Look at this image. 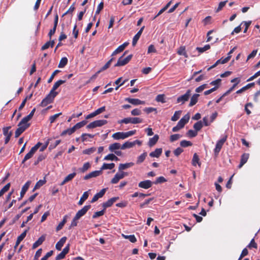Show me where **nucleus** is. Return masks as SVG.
Instances as JSON below:
<instances>
[{
    "label": "nucleus",
    "instance_id": "nucleus-23",
    "mask_svg": "<svg viewBox=\"0 0 260 260\" xmlns=\"http://www.w3.org/2000/svg\"><path fill=\"white\" fill-rule=\"evenodd\" d=\"M134 165V163L132 162L125 164H120L118 167V171H123L127 168L133 167Z\"/></svg>",
    "mask_w": 260,
    "mask_h": 260
},
{
    "label": "nucleus",
    "instance_id": "nucleus-36",
    "mask_svg": "<svg viewBox=\"0 0 260 260\" xmlns=\"http://www.w3.org/2000/svg\"><path fill=\"white\" fill-rule=\"evenodd\" d=\"M89 196L88 191H85L81 197L78 204L80 206L82 205L85 201H86Z\"/></svg>",
    "mask_w": 260,
    "mask_h": 260
},
{
    "label": "nucleus",
    "instance_id": "nucleus-21",
    "mask_svg": "<svg viewBox=\"0 0 260 260\" xmlns=\"http://www.w3.org/2000/svg\"><path fill=\"white\" fill-rule=\"evenodd\" d=\"M45 240V236L44 235L41 236L32 245V248L36 249L38 246L41 245Z\"/></svg>",
    "mask_w": 260,
    "mask_h": 260
},
{
    "label": "nucleus",
    "instance_id": "nucleus-58",
    "mask_svg": "<svg viewBox=\"0 0 260 260\" xmlns=\"http://www.w3.org/2000/svg\"><path fill=\"white\" fill-rule=\"evenodd\" d=\"M118 123L119 124L121 123H125V124H128V123H131V117H127L124 118L121 120H119L118 121Z\"/></svg>",
    "mask_w": 260,
    "mask_h": 260
},
{
    "label": "nucleus",
    "instance_id": "nucleus-51",
    "mask_svg": "<svg viewBox=\"0 0 260 260\" xmlns=\"http://www.w3.org/2000/svg\"><path fill=\"white\" fill-rule=\"evenodd\" d=\"M10 185V183H8L0 190V197L9 189Z\"/></svg>",
    "mask_w": 260,
    "mask_h": 260
},
{
    "label": "nucleus",
    "instance_id": "nucleus-62",
    "mask_svg": "<svg viewBox=\"0 0 260 260\" xmlns=\"http://www.w3.org/2000/svg\"><path fill=\"white\" fill-rule=\"evenodd\" d=\"M104 8V2H101L99 5L98 6L96 10L95 13V15H98L100 14L101 11L103 10Z\"/></svg>",
    "mask_w": 260,
    "mask_h": 260
},
{
    "label": "nucleus",
    "instance_id": "nucleus-45",
    "mask_svg": "<svg viewBox=\"0 0 260 260\" xmlns=\"http://www.w3.org/2000/svg\"><path fill=\"white\" fill-rule=\"evenodd\" d=\"M147 152H145L143 153L141 155H140L138 157V159L137 160V164H141L142 162H143L144 160H145V159L146 158V157L147 156Z\"/></svg>",
    "mask_w": 260,
    "mask_h": 260
},
{
    "label": "nucleus",
    "instance_id": "nucleus-10",
    "mask_svg": "<svg viewBox=\"0 0 260 260\" xmlns=\"http://www.w3.org/2000/svg\"><path fill=\"white\" fill-rule=\"evenodd\" d=\"M119 199L118 197H115L111 198L110 199L108 200L107 202H104L102 204L103 207L104 209V210H106L107 208L111 207L112 205L115 203L116 201H117Z\"/></svg>",
    "mask_w": 260,
    "mask_h": 260
},
{
    "label": "nucleus",
    "instance_id": "nucleus-17",
    "mask_svg": "<svg viewBox=\"0 0 260 260\" xmlns=\"http://www.w3.org/2000/svg\"><path fill=\"white\" fill-rule=\"evenodd\" d=\"M106 190L107 188H103L102 190H101V191L99 192L96 193L92 198L91 201V203H94L95 202L98 201L99 198L103 197L105 194Z\"/></svg>",
    "mask_w": 260,
    "mask_h": 260
},
{
    "label": "nucleus",
    "instance_id": "nucleus-50",
    "mask_svg": "<svg viewBox=\"0 0 260 260\" xmlns=\"http://www.w3.org/2000/svg\"><path fill=\"white\" fill-rule=\"evenodd\" d=\"M210 48V45L208 44V45H206L203 47H198L196 48V50H198L199 53H203V52L209 50Z\"/></svg>",
    "mask_w": 260,
    "mask_h": 260
},
{
    "label": "nucleus",
    "instance_id": "nucleus-42",
    "mask_svg": "<svg viewBox=\"0 0 260 260\" xmlns=\"http://www.w3.org/2000/svg\"><path fill=\"white\" fill-rule=\"evenodd\" d=\"M122 236L125 239H128L132 243H135L137 241V239L134 235H125L122 234Z\"/></svg>",
    "mask_w": 260,
    "mask_h": 260
},
{
    "label": "nucleus",
    "instance_id": "nucleus-15",
    "mask_svg": "<svg viewBox=\"0 0 260 260\" xmlns=\"http://www.w3.org/2000/svg\"><path fill=\"white\" fill-rule=\"evenodd\" d=\"M102 171L101 170H98V171H92L89 174L86 175L84 177V180H88L91 178L96 177L99 176H100L101 174H102Z\"/></svg>",
    "mask_w": 260,
    "mask_h": 260
},
{
    "label": "nucleus",
    "instance_id": "nucleus-25",
    "mask_svg": "<svg viewBox=\"0 0 260 260\" xmlns=\"http://www.w3.org/2000/svg\"><path fill=\"white\" fill-rule=\"evenodd\" d=\"M200 96V94L198 93L194 94L190 99V101L189 104V107H192L194 105L197 104L198 101V98Z\"/></svg>",
    "mask_w": 260,
    "mask_h": 260
},
{
    "label": "nucleus",
    "instance_id": "nucleus-54",
    "mask_svg": "<svg viewBox=\"0 0 260 260\" xmlns=\"http://www.w3.org/2000/svg\"><path fill=\"white\" fill-rule=\"evenodd\" d=\"M143 122V119L140 117H131V123L138 124Z\"/></svg>",
    "mask_w": 260,
    "mask_h": 260
},
{
    "label": "nucleus",
    "instance_id": "nucleus-8",
    "mask_svg": "<svg viewBox=\"0 0 260 260\" xmlns=\"http://www.w3.org/2000/svg\"><path fill=\"white\" fill-rule=\"evenodd\" d=\"M66 82V80H59L54 84L51 90H50V92L51 93H53L55 95H56L58 94V92L56 91L55 90L60 86L61 84L64 83Z\"/></svg>",
    "mask_w": 260,
    "mask_h": 260
},
{
    "label": "nucleus",
    "instance_id": "nucleus-6",
    "mask_svg": "<svg viewBox=\"0 0 260 260\" xmlns=\"http://www.w3.org/2000/svg\"><path fill=\"white\" fill-rule=\"evenodd\" d=\"M90 208L91 205H90L84 206L81 210H79L77 212L75 216H76V218L80 219L82 216L86 213V212L88 211V210H89Z\"/></svg>",
    "mask_w": 260,
    "mask_h": 260
},
{
    "label": "nucleus",
    "instance_id": "nucleus-11",
    "mask_svg": "<svg viewBox=\"0 0 260 260\" xmlns=\"http://www.w3.org/2000/svg\"><path fill=\"white\" fill-rule=\"evenodd\" d=\"M125 101L135 106L145 104L144 101H141L138 99L127 98L125 99Z\"/></svg>",
    "mask_w": 260,
    "mask_h": 260
},
{
    "label": "nucleus",
    "instance_id": "nucleus-13",
    "mask_svg": "<svg viewBox=\"0 0 260 260\" xmlns=\"http://www.w3.org/2000/svg\"><path fill=\"white\" fill-rule=\"evenodd\" d=\"M190 118V116L188 114H185L178 122L177 124L180 126V128H182L185 124H186Z\"/></svg>",
    "mask_w": 260,
    "mask_h": 260
},
{
    "label": "nucleus",
    "instance_id": "nucleus-20",
    "mask_svg": "<svg viewBox=\"0 0 260 260\" xmlns=\"http://www.w3.org/2000/svg\"><path fill=\"white\" fill-rule=\"evenodd\" d=\"M249 156V153H244L241 157L240 163L238 166L239 168H241L247 161Z\"/></svg>",
    "mask_w": 260,
    "mask_h": 260
},
{
    "label": "nucleus",
    "instance_id": "nucleus-41",
    "mask_svg": "<svg viewBox=\"0 0 260 260\" xmlns=\"http://www.w3.org/2000/svg\"><path fill=\"white\" fill-rule=\"evenodd\" d=\"M135 144V142H131L127 141L121 146V149L123 150L126 148H129L132 147L133 146H134Z\"/></svg>",
    "mask_w": 260,
    "mask_h": 260
},
{
    "label": "nucleus",
    "instance_id": "nucleus-59",
    "mask_svg": "<svg viewBox=\"0 0 260 260\" xmlns=\"http://www.w3.org/2000/svg\"><path fill=\"white\" fill-rule=\"evenodd\" d=\"M247 247L250 249H251L252 248L257 249V245L253 238L251 240L249 244L247 245Z\"/></svg>",
    "mask_w": 260,
    "mask_h": 260
},
{
    "label": "nucleus",
    "instance_id": "nucleus-33",
    "mask_svg": "<svg viewBox=\"0 0 260 260\" xmlns=\"http://www.w3.org/2000/svg\"><path fill=\"white\" fill-rule=\"evenodd\" d=\"M55 41L54 40H50L49 41L46 42L44 45H43L41 47L42 50H45L48 49L49 47H53L54 45Z\"/></svg>",
    "mask_w": 260,
    "mask_h": 260
},
{
    "label": "nucleus",
    "instance_id": "nucleus-19",
    "mask_svg": "<svg viewBox=\"0 0 260 260\" xmlns=\"http://www.w3.org/2000/svg\"><path fill=\"white\" fill-rule=\"evenodd\" d=\"M144 28V26H143L141 27V28L138 31V32L135 35L133 39V42H132V45L133 46H135L136 44H137L138 41L139 40V38H140L142 33L143 32V30Z\"/></svg>",
    "mask_w": 260,
    "mask_h": 260
},
{
    "label": "nucleus",
    "instance_id": "nucleus-37",
    "mask_svg": "<svg viewBox=\"0 0 260 260\" xmlns=\"http://www.w3.org/2000/svg\"><path fill=\"white\" fill-rule=\"evenodd\" d=\"M114 59L113 57L111 58L99 71L96 72V74H99L101 72L107 70L109 68L111 64L112 61Z\"/></svg>",
    "mask_w": 260,
    "mask_h": 260
},
{
    "label": "nucleus",
    "instance_id": "nucleus-28",
    "mask_svg": "<svg viewBox=\"0 0 260 260\" xmlns=\"http://www.w3.org/2000/svg\"><path fill=\"white\" fill-rule=\"evenodd\" d=\"M162 148H156L154 151L151 152L149 155L152 157H159L162 153Z\"/></svg>",
    "mask_w": 260,
    "mask_h": 260
},
{
    "label": "nucleus",
    "instance_id": "nucleus-5",
    "mask_svg": "<svg viewBox=\"0 0 260 260\" xmlns=\"http://www.w3.org/2000/svg\"><path fill=\"white\" fill-rule=\"evenodd\" d=\"M191 95V90L188 89L185 94L179 96L177 99V103H180L181 104H184L186 102L188 101Z\"/></svg>",
    "mask_w": 260,
    "mask_h": 260
},
{
    "label": "nucleus",
    "instance_id": "nucleus-44",
    "mask_svg": "<svg viewBox=\"0 0 260 260\" xmlns=\"http://www.w3.org/2000/svg\"><path fill=\"white\" fill-rule=\"evenodd\" d=\"M87 123V121L86 120H83L81 122H79L77 123H76L73 127L74 128L75 131H76V129L81 128L82 127L84 126L86 123Z\"/></svg>",
    "mask_w": 260,
    "mask_h": 260
},
{
    "label": "nucleus",
    "instance_id": "nucleus-46",
    "mask_svg": "<svg viewBox=\"0 0 260 260\" xmlns=\"http://www.w3.org/2000/svg\"><path fill=\"white\" fill-rule=\"evenodd\" d=\"M203 126V125L202 121H199L194 124L193 128L197 132L198 131H199L202 129Z\"/></svg>",
    "mask_w": 260,
    "mask_h": 260
},
{
    "label": "nucleus",
    "instance_id": "nucleus-34",
    "mask_svg": "<svg viewBox=\"0 0 260 260\" xmlns=\"http://www.w3.org/2000/svg\"><path fill=\"white\" fill-rule=\"evenodd\" d=\"M197 164H198L200 167L201 166V162H200V158L198 154L195 153L193 154V158L192 159V165L193 166H196Z\"/></svg>",
    "mask_w": 260,
    "mask_h": 260
},
{
    "label": "nucleus",
    "instance_id": "nucleus-40",
    "mask_svg": "<svg viewBox=\"0 0 260 260\" xmlns=\"http://www.w3.org/2000/svg\"><path fill=\"white\" fill-rule=\"evenodd\" d=\"M115 167V164L114 163H110V164H106L104 163L102 167L101 168V170L102 171L103 170H106V169H109L112 170Z\"/></svg>",
    "mask_w": 260,
    "mask_h": 260
},
{
    "label": "nucleus",
    "instance_id": "nucleus-9",
    "mask_svg": "<svg viewBox=\"0 0 260 260\" xmlns=\"http://www.w3.org/2000/svg\"><path fill=\"white\" fill-rule=\"evenodd\" d=\"M153 184V182L149 180H146L144 181H141L138 184V186L140 188L143 189H148L150 188Z\"/></svg>",
    "mask_w": 260,
    "mask_h": 260
},
{
    "label": "nucleus",
    "instance_id": "nucleus-49",
    "mask_svg": "<svg viewBox=\"0 0 260 260\" xmlns=\"http://www.w3.org/2000/svg\"><path fill=\"white\" fill-rule=\"evenodd\" d=\"M155 100L157 102H161V103H165L166 102L165 100V95L164 94L157 95L156 97Z\"/></svg>",
    "mask_w": 260,
    "mask_h": 260
},
{
    "label": "nucleus",
    "instance_id": "nucleus-29",
    "mask_svg": "<svg viewBox=\"0 0 260 260\" xmlns=\"http://www.w3.org/2000/svg\"><path fill=\"white\" fill-rule=\"evenodd\" d=\"M68 218V216L67 215H66L63 216L62 220L58 224V225L57 226L56 228V231L57 232L60 231L61 229H62L63 226L67 221Z\"/></svg>",
    "mask_w": 260,
    "mask_h": 260
},
{
    "label": "nucleus",
    "instance_id": "nucleus-26",
    "mask_svg": "<svg viewBox=\"0 0 260 260\" xmlns=\"http://www.w3.org/2000/svg\"><path fill=\"white\" fill-rule=\"evenodd\" d=\"M159 139V136L158 135H155L152 138L149 139L148 141V145L150 147L154 146L158 141Z\"/></svg>",
    "mask_w": 260,
    "mask_h": 260
},
{
    "label": "nucleus",
    "instance_id": "nucleus-16",
    "mask_svg": "<svg viewBox=\"0 0 260 260\" xmlns=\"http://www.w3.org/2000/svg\"><path fill=\"white\" fill-rule=\"evenodd\" d=\"M27 230H25L20 235H19L17 239L15 245L14 247V251H16V249L17 247V246L19 245L20 243L24 239V238L26 237V233L27 232Z\"/></svg>",
    "mask_w": 260,
    "mask_h": 260
},
{
    "label": "nucleus",
    "instance_id": "nucleus-60",
    "mask_svg": "<svg viewBox=\"0 0 260 260\" xmlns=\"http://www.w3.org/2000/svg\"><path fill=\"white\" fill-rule=\"evenodd\" d=\"M62 114L61 113H57V114H55L52 116H51L50 117H49V120H50V122L51 123H53L55 120L60 116Z\"/></svg>",
    "mask_w": 260,
    "mask_h": 260
},
{
    "label": "nucleus",
    "instance_id": "nucleus-64",
    "mask_svg": "<svg viewBox=\"0 0 260 260\" xmlns=\"http://www.w3.org/2000/svg\"><path fill=\"white\" fill-rule=\"evenodd\" d=\"M181 137V136L179 134H174L170 136V140L171 142H173L178 140Z\"/></svg>",
    "mask_w": 260,
    "mask_h": 260
},
{
    "label": "nucleus",
    "instance_id": "nucleus-18",
    "mask_svg": "<svg viewBox=\"0 0 260 260\" xmlns=\"http://www.w3.org/2000/svg\"><path fill=\"white\" fill-rule=\"evenodd\" d=\"M30 182L28 181H27L24 185L22 186L20 198L18 199L19 200H20L24 197L25 192L28 190L29 186L30 185Z\"/></svg>",
    "mask_w": 260,
    "mask_h": 260
},
{
    "label": "nucleus",
    "instance_id": "nucleus-4",
    "mask_svg": "<svg viewBox=\"0 0 260 260\" xmlns=\"http://www.w3.org/2000/svg\"><path fill=\"white\" fill-rule=\"evenodd\" d=\"M108 121L106 120H98L90 122L86 126L87 128H94L96 127L102 126L107 124Z\"/></svg>",
    "mask_w": 260,
    "mask_h": 260
},
{
    "label": "nucleus",
    "instance_id": "nucleus-24",
    "mask_svg": "<svg viewBox=\"0 0 260 260\" xmlns=\"http://www.w3.org/2000/svg\"><path fill=\"white\" fill-rule=\"evenodd\" d=\"M76 175V172H73L71 174H69L67 176L65 177L63 181L60 183V185H63L68 182L72 180L75 177Z\"/></svg>",
    "mask_w": 260,
    "mask_h": 260
},
{
    "label": "nucleus",
    "instance_id": "nucleus-53",
    "mask_svg": "<svg viewBox=\"0 0 260 260\" xmlns=\"http://www.w3.org/2000/svg\"><path fill=\"white\" fill-rule=\"evenodd\" d=\"M181 113V111H175L173 116L171 118V120L173 121H177L179 118Z\"/></svg>",
    "mask_w": 260,
    "mask_h": 260
},
{
    "label": "nucleus",
    "instance_id": "nucleus-35",
    "mask_svg": "<svg viewBox=\"0 0 260 260\" xmlns=\"http://www.w3.org/2000/svg\"><path fill=\"white\" fill-rule=\"evenodd\" d=\"M177 53L180 55H183L185 58H187L188 55L185 50V47L182 46L179 48L177 51Z\"/></svg>",
    "mask_w": 260,
    "mask_h": 260
},
{
    "label": "nucleus",
    "instance_id": "nucleus-22",
    "mask_svg": "<svg viewBox=\"0 0 260 260\" xmlns=\"http://www.w3.org/2000/svg\"><path fill=\"white\" fill-rule=\"evenodd\" d=\"M66 237H62L58 242H57L55 245L56 249L58 250H60L61 249L62 247L65 243L67 240Z\"/></svg>",
    "mask_w": 260,
    "mask_h": 260
},
{
    "label": "nucleus",
    "instance_id": "nucleus-55",
    "mask_svg": "<svg viewBox=\"0 0 260 260\" xmlns=\"http://www.w3.org/2000/svg\"><path fill=\"white\" fill-rule=\"evenodd\" d=\"M192 144L190 141L182 140L180 142V146L182 147H186L192 146Z\"/></svg>",
    "mask_w": 260,
    "mask_h": 260
},
{
    "label": "nucleus",
    "instance_id": "nucleus-27",
    "mask_svg": "<svg viewBox=\"0 0 260 260\" xmlns=\"http://www.w3.org/2000/svg\"><path fill=\"white\" fill-rule=\"evenodd\" d=\"M112 138L115 140L124 139L125 136L124 132H117L112 135Z\"/></svg>",
    "mask_w": 260,
    "mask_h": 260
},
{
    "label": "nucleus",
    "instance_id": "nucleus-3",
    "mask_svg": "<svg viewBox=\"0 0 260 260\" xmlns=\"http://www.w3.org/2000/svg\"><path fill=\"white\" fill-rule=\"evenodd\" d=\"M133 57L132 54L128 55L125 58H123V56H121L119 58L117 63L114 65L115 67H120L123 66L129 62Z\"/></svg>",
    "mask_w": 260,
    "mask_h": 260
},
{
    "label": "nucleus",
    "instance_id": "nucleus-30",
    "mask_svg": "<svg viewBox=\"0 0 260 260\" xmlns=\"http://www.w3.org/2000/svg\"><path fill=\"white\" fill-rule=\"evenodd\" d=\"M35 152H36L31 148L30 150L25 155L22 161V164H24L26 160L31 158Z\"/></svg>",
    "mask_w": 260,
    "mask_h": 260
},
{
    "label": "nucleus",
    "instance_id": "nucleus-39",
    "mask_svg": "<svg viewBox=\"0 0 260 260\" xmlns=\"http://www.w3.org/2000/svg\"><path fill=\"white\" fill-rule=\"evenodd\" d=\"M75 132L74 128L72 127V128H68L66 130H64L60 134L61 136H64L67 135H71L73 134Z\"/></svg>",
    "mask_w": 260,
    "mask_h": 260
},
{
    "label": "nucleus",
    "instance_id": "nucleus-48",
    "mask_svg": "<svg viewBox=\"0 0 260 260\" xmlns=\"http://www.w3.org/2000/svg\"><path fill=\"white\" fill-rule=\"evenodd\" d=\"M45 183V180H40L36 183L32 191H34L35 190L39 189L40 187L43 186Z\"/></svg>",
    "mask_w": 260,
    "mask_h": 260
},
{
    "label": "nucleus",
    "instance_id": "nucleus-14",
    "mask_svg": "<svg viewBox=\"0 0 260 260\" xmlns=\"http://www.w3.org/2000/svg\"><path fill=\"white\" fill-rule=\"evenodd\" d=\"M190 118V116L188 114H185L178 122L177 124L180 126V128H182L185 124H186Z\"/></svg>",
    "mask_w": 260,
    "mask_h": 260
},
{
    "label": "nucleus",
    "instance_id": "nucleus-52",
    "mask_svg": "<svg viewBox=\"0 0 260 260\" xmlns=\"http://www.w3.org/2000/svg\"><path fill=\"white\" fill-rule=\"evenodd\" d=\"M11 128V127L10 126H9L4 127L3 128V134L5 136H9L10 134H11V136H12V132L11 131L9 132V130Z\"/></svg>",
    "mask_w": 260,
    "mask_h": 260
},
{
    "label": "nucleus",
    "instance_id": "nucleus-1",
    "mask_svg": "<svg viewBox=\"0 0 260 260\" xmlns=\"http://www.w3.org/2000/svg\"><path fill=\"white\" fill-rule=\"evenodd\" d=\"M227 138V135H225L223 138L217 142L215 147L214 149V155L215 157H217L218 156L219 153L224 143L226 141Z\"/></svg>",
    "mask_w": 260,
    "mask_h": 260
},
{
    "label": "nucleus",
    "instance_id": "nucleus-2",
    "mask_svg": "<svg viewBox=\"0 0 260 260\" xmlns=\"http://www.w3.org/2000/svg\"><path fill=\"white\" fill-rule=\"evenodd\" d=\"M56 96L53 93H51V92H49L46 96L42 101L41 103L40 104L41 107H44L48 105V104L52 103L54 98Z\"/></svg>",
    "mask_w": 260,
    "mask_h": 260
},
{
    "label": "nucleus",
    "instance_id": "nucleus-43",
    "mask_svg": "<svg viewBox=\"0 0 260 260\" xmlns=\"http://www.w3.org/2000/svg\"><path fill=\"white\" fill-rule=\"evenodd\" d=\"M68 58L66 57H64L61 58L58 67L59 68H62L64 67L68 63Z\"/></svg>",
    "mask_w": 260,
    "mask_h": 260
},
{
    "label": "nucleus",
    "instance_id": "nucleus-63",
    "mask_svg": "<svg viewBox=\"0 0 260 260\" xmlns=\"http://www.w3.org/2000/svg\"><path fill=\"white\" fill-rule=\"evenodd\" d=\"M105 210H104V209H103V210H102L101 211H97V212H95L94 213V214L92 215V218H96L99 216H101L103 215L105 213Z\"/></svg>",
    "mask_w": 260,
    "mask_h": 260
},
{
    "label": "nucleus",
    "instance_id": "nucleus-31",
    "mask_svg": "<svg viewBox=\"0 0 260 260\" xmlns=\"http://www.w3.org/2000/svg\"><path fill=\"white\" fill-rule=\"evenodd\" d=\"M91 167V165L89 162H86L84 164L82 167L78 169V171L80 173H85Z\"/></svg>",
    "mask_w": 260,
    "mask_h": 260
},
{
    "label": "nucleus",
    "instance_id": "nucleus-57",
    "mask_svg": "<svg viewBox=\"0 0 260 260\" xmlns=\"http://www.w3.org/2000/svg\"><path fill=\"white\" fill-rule=\"evenodd\" d=\"M153 198H149L148 199L146 200L143 203H142L140 204V208H144L146 207V206L149 204L151 201L153 200Z\"/></svg>",
    "mask_w": 260,
    "mask_h": 260
},
{
    "label": "nucleus",
    "instance_id": "nucleus-12",
    "mask_svg": "<svg viewBox=\"0 0 260 260\" xmlns=\"http://www.w3.org/2000/svg\"><path fill=\"white\" fill-rule=\"evenodd\" d=\"M18 127L16 129L15 132V137L18 138L19 136L23 133L28 127V125H19V123L18 125Z\"/></svg>",
    "mask_w": 260,
    "mask_h": 260
},
{
    "label": "nucleus",
    "instance_id": "nucleus-56",
    "mask_svg": "<svg viewBox=\"0 0 260 260\" xmlns=\"http://www.w3.org/2000/svg\"><path fill=\"white\" fill-rule=\"evenodd\" d=\"M208 85L207 84H204L200 86L199 87H197L195 91L197 93L201 92L202 91H203L205 88H208Z\"/></svg>",
    "mask_w": 260,
    "mask_h": 260
},
{
    "label": "nucleus",
    "instance_id": "nucleus-7",
    "mask_svg": "<svg viewBox=\"0 0 260 260\" xmlns=\"http://www.w3.org/2000/svg\"><path fill=\"white\" fill-rule=\"evenodd\" d=\"M230 60V56H227L226 57L224 58H221L220 59L217 60L215 63L211 66V67H209L207 69V71H209L211 69L215 68L218 64H224L226 62H228Z\"/></svg>",
    "mask_w": 260,
    "mask_h": 260
},
{
    "label": "nucleus",
    "instance_id": "nucleus-47",
    "mask_svg": "<svg viewBox=\"0 0 260 260\" xmlns=\"http://www.w3.org/2000/svg\"><path fill=\"white\" fill-rule=\"evenodd\" d=\"M96 151V148L92 147L86 149H85L83 151L82 153L84 154L90 155Z\"/></svg>",
    "mask_w": 260,
    "mask_h": 260
},
{
    "label": "nucleus",
    "instance_id": "nucleus-61",
    "mask_svg": "<svg viewBox=\"0 0 260 260\" xmlns=\"http://www.w3.org/2000/svg\"><path fill=\"white\" fill-rule=\"evenodd\" d=\"M46 158V155L44 154L40 155L37 158L36 160L34 162L35 165H38L40 162L44 160Z\"/></svg>",
    "mask_w": 260,
    "mask_h": 260
},
{
    "label": "nucleus",
    "instance_id": "nucleus-32",
    "mask_svg": "<svg viewBox=\"0 0 260 260\" xmlns=\"http://www.w3.org/2000/svg\"><path fill=\"white\" fill-rule=\"evenodd\" d=\"M121 145L118 143H114L111 144L109 147V149L111 152H114L116 150L121 149Z\"/></svg>",
    "mask_w": 260,
    "mask_h": 260
},
{
    "label": "nucleus",
    "instance_id": "nucleus-38",
    "mask_svg": "<svg viewBox=\"0 0 260 260\" xmlns=\"http://www.w3.org/2000/svg\"><path fill=\"white\" fill-rule=\"evenodd\" d=\"M31 119V118L27 115L24 117H23L21 120L20 121L19 125H28V127L30 126V123H28V121H29Z\"/></svg>",
    "mask_w": 260,
    "mask_h": 260
}]
</instances>
